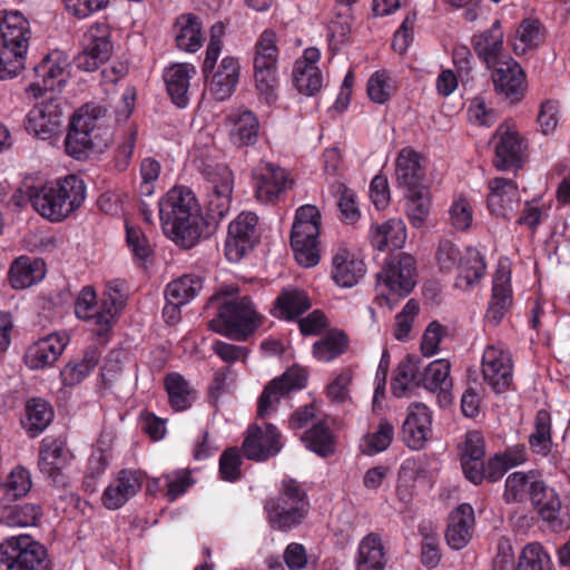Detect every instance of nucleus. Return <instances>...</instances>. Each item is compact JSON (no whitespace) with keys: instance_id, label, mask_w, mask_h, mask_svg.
I'll return each mask as SVG.
<instances>
[{"instance_id":"obj_49","label":"nucleus","mask_w":570,"mask_h":570,"mask_svg":"<svg viewBox=\"0 0 570 570\" xmlns=\"http://www.w3.org/2000/svg\"><path fill=\"white\" fill-rule=\"evenodd\" d=\"M203 288L202 278L196 275H184L166 286V301L176 305H185L194 299Z\"/></svg>"},{"instance_id":"obj_50","label":"nucleus","mask_w":570,"mask_h":570,"mask_svg":"<svg viewBox=\"0 0 570 570\" xmlns=\"http://www.w3.org/2000/svg\"><path fill=\"white\" fill-rule=\"evenodd\" d=\"M393 439L394 426L387 420H381L376 428L362 436L360 450L365 455H376L385 451Z\"/></svg>"},{"instance_id":"obj_11","label":"nucleus","mask_w":570,"mask_h":570,"mask_svg":"<svg viewBox=\"0 0 570 570\" xmlns=\"http://www.w3.org/2000/svg\"><path fill=\"white\" fill-rule=\"evenodd\" d=\"M202 173L207 184L206 206L208 216L218 223L230 212L234 176L232 170L222 164L207 166Z\"/></svg>"},{"instance_id":"obj_9","label":"nucleus","mask_w":570,"mask_h":570,"mask_svg":"<svg viewBox=\"0 0 570 570\" xmlns=\"http://www.w3.org/2000/svg\"><path fill=\"white\" fill-rule=\"evenodd\" d=\"M122 296L118 289L109 287L97 306V295L91 286H85L76 301L75 314L79 320L98 326L96 334L104 336L110 332L116 315L122 307Z\"/></svg>"},{"instance_id":"obj_35","label":"nucleus","mask_w":570,"mask_h":570,"mask_svg":"<svg viewBox=\"0 0 570 570\" xmlns=\"http://www.w3.org/2000/svg\"><path fill=\"white\" fill-rule=\"evenodd\" d=\"M79 128L89 132L106 146L111 138V131L108 124L107 109L97 104H86L72 118Z\"/></svg>"},{"instance_id":"obj_8","label":"nucleus","mask_w":570,"mask_h":570,"mask_svg":"<svg viewBox=\"0 0 570 570\" xmlns=\"http://www.w3.org/2000/svg\"><path fill=\"white\" fill-rule=\"evenodd\" d=\"M46 548L29 534L0 542V570H51Z\"/></svg>"},{"instance_id":"obj_60","label":"nucleus","mask_w":570,"mask_h":570,"mask_svg":"<svg viewBox=\"0 0 570 570\" xmlns=\"http://www.w3.org/2000/svg\"><path fill=\"white\" fill-rule=\"evenodd\" d=\"M550 415L546 411H539L535 417V431L530 435L529 442L533 452L547 455L551 449Z\"/></svg>"},{"instance_id":"obj_31","label":"nucleus","mask_w":570,"mask_h":570,"mask_svg":"<svg viewBox=\"0 0 570 570\" xmlns=\"http://www.w3.org/2000/svg\"><path fill=\"white\" fill-rule=\"evenodd\" d=\"M421 155L412 148H403L396 158L395 178L405 191L423 188L424 170Z\"/></svg>"},{"instance_id":"obj_20","label":"nucleus","mask_w":570,"mask_h":570,"mask_svg":"<svg viewBox=\"0 0 570 570\" xmlns=\"http://www.w3.org/2000/svg\"><path fill=\"white\" fill-rule=\"evenodd\" d=\"M70 337L67 332H56L32 343L24 353V364L30 370L52 366L63 353Z\"/></svg>"},{"instance_id":"obj_5","label":"nucleus","mask_w":570,"mask_h":570,"mask_svg":"<svg viewBox=\"0 0 570 570\" xmlns=\"http://www.w3.org/2000/svg\"><path fill=\"white\" fill-rule=\"evenodd\" d=\"M320 226L321 213L316 206L307 204L296 209L291 246L301 266L313 267L320 262Z\"/></svg>"},{"instance_id":"obj_6","label":"nucleus","mask_w":570,"mask_h":570,"mask_svg":"<svg viewBox=\"0 0 570 570\" xmlns=\"http://www.w3.org/2000/svg\"><path fill=\"white\" fill-rule=\"evenodd\" d=\"M415 261L413 256L400 253L391 256L383 271L377 274L376 302L380 306L387 305L392 309L397 297L409 295L415 286Z\"/></svg>"},{"instance_id":"obj_64","label":"nucleus","mask_w":570,"mask_h":570,"mask_svg":"<svg viewBox=\"0 0 570 570\" xmlns=\"http://www.w3.org/2000/svg\"><path fill=\"white\" fill-rule=\"evenodd\" d=\"M194 480L188 470H176L164 475V485L166 489V498L169 501L176 500L179 495L184 494Z\"/></svg>"},{"instance_id":"obj_21","label":"nucleus","mask_w":570,"mask_h":570,"mask_svg":"<svg viewBox=\"0 0 570 570\" xmlns=\"http://www.w3.org/2000/svg\"><path fill=\"white\" fill-rule=\"evenodd\" d=\"M230 141L237 147L254 146L258 140L259 121L257 116L244 107L228 111L224 122Z\"/></svg>"},{"instance_id":"obj_17","label":"nucleus","mask_w":570,"mask_h":570,"mask_svg":"<svg viewBox=\"0 0 570 570\" xmlns=\"http://www.w3.org/2000/svg\"><path fill=\"white\" fill-rule=\"evenodd\" d=\"M482 374L493 392L507 391L513 381V363L510 352L500 345L488 346L482 356Z\"/></svg>"},{"instance_id":"obj_4","label":"nucleus","mask_w":570,"mask_h":570,"mask_svg":"<svg viewBox=\"0 0 570 570\" xmlns=\"http://www.w3.org/2000/svg\"><path fill=\"white\" fill-rule=\"evenodd\" d=\"M308 510L307 494L293 479L284 480L279 494L265 503L268 523L279 531L298 527L307 517Z\"/></svg>"},{"instance_id":"obj_33","label":"nucleus","mask_w":570,"mask_h":570,"mask_svg":"<svg viewBox=\"0 0 570 570\" xmlns=\"http://www.w3.org/2000/svg\"><path fill=\"white\" fill-rule=\"evenodd\" d=\"M504 33L501 22L494 21L490 29L484 30L472 38V47L476 56L491 68L502 61Z\"/></svg>"},{"instance_id":"obj_2","label":"nucleus","mask_w":570,"mask_h":570,"mask_svg":"<svg viewBox=\"0 0 570 570\" xmlns=\"http://www.w3.org/2000/svg\"><path fill=\"white\" fill-rule=\"evenodd\" d=\"M20 191L27 196L39 215L53 223L67 218L86 198V185L76 175L45 184L24 183Z\"/></svg>"},{"instance_id":"obj_13","label":"nucleus","mask_w":570,"mask_h":570,"mask_svg":"<svg viewBox=\"0 0 570 570\" xmlns=\"http://www.w3.org/2000/svg\"><path fill=\"white\" fill-rule=\"evenodd\" d=\"M111 49L108 26L106 23H94L83 35V49L75 58V63L83 71H95L109 59Z\"/></svg>"},{"instance_id":"obj_43","label":"nucleus","mask_w":570,"mask_h":570,"mask_svg":"<svg viewBox=\"0 0 570 570\" xmlns=\"http://www.w3.org/2000/svg\"><path fill=\"white\" fill-rule=\"evenodd\" d=\"M41 515L42 509L36 503L0 505V524L9 528H27L37 525Z\"/></svg>"},{"instance_id":"obj_53","label":"nucleus","mask_w":570,"mask_h":570,"mask_svg":"<svg viewBox=\"0 0 570 570\" xmlns=\"http://www.w3.org/2000/svg\"><path fill=\"white\" fill-rule=\"evenodd\" d=\"M347 336L342 331H330L313 345V354L320 362H331L342 355L347 347Z\"/></svg>"},{"instance_id":"obj_55","label":"nucleus","mask_w":570,"mask_h":570,"mask_svg":"<svg viewBox=\"0 0 570 570\" xmlns=\"http://www.w3.org/2000/svg\"><path fill=\"white\" fill-rule=\"evenodd\" d=\"M543 41L541 24L535 19H524L517 29L513 51L515 55H523L530 49L537 48Z\"/></svg>"},{"instance_id":"obj_45","label":"nucleus","mask_w":570,"mask_h":570,"mask_svg":"<svg viewBox=\"0 0 570 570\" xmlns=\"http://www.w3.org/2000/svg\"><path fill=\"white\" fill-rule=\"evenodd\" d=\"M83 129L72 119L65 139L66 153L75 159L86 158L94 149L100 150L106 146Z\"/></svg>"},{"instance_id":"obj_34","label":"nucleus","mask_w":570,"mask_h":570,"mask_svg":"<svg viewBox=\"0 0 570 570\" xmlns=\"http://www.w3.org/2000/svg\"><path fill=\"white\" fill-rule=\"evenodd\" d=\"M196 75V68L191 63H175L164 72V81L173 102L185 108L189 102V86Z\"/></svg>"},{"instance_id":"obj_39","label":"nucleus","mask_w":570,"mask_h":570,"mask_svg":"<svg viewBox=\"0 0 570 570\" xmlns=\"http://www.w3.org/2000/svg\"><path fill=\"white\" fill-rule=\"evenodd\" d=\"M386 552L382 539L376 533H368L358 543L355 556L356 570H384Z\"/></svg>"},{"instance_id":"obj_52","label":"nucleus","mask_w":570,"mask_h":570,"mask_svg":"<svg viewBox=\"0 0 570 570\" xmlns=\"http://www.w3.org/2000/svg\"><path fill=\"white\" fill-rule=\"evenodd\" d=\"M305 446L322 458L334 453V438L328 426L320 421L302 435Z\"/></svg>"},{"instance_id":"obj_1","label":"nucleus","mask_w":570,"mask_h":570,"mask_svg":"<svg viewBox=\"0 0 570 570\" xmlns=\"http://www.w3.org/2000/svg\"><path fill=\"white\" fill-rule=\"evenodd\" d=\"M164 234L181 248H191L202 237L206 220L194 191L174 186L158 202Z\"/></svg>"},{"instance_id":"obj_46","label":"nucleus","mask_w":570,"mask_h":570,"mask_svg":"<svg viewBox=\"0 0 570 570\" xmlns=\"http://www.w3.org/2000/svg\"><path fill=\"white\" fill-rule=\"evenodd\" d=\"M100 352L90 346L85 351L83 357L77 362L68 363L60 372V377L66 386H75L81 383L98 365Z\"/></svg>"},{"instance_id":"obj_44","label":"nucleus","mask_w":570,"mask_h":570,"mask_svg":"<svg viewBox=\"0 0 570 570\" xmlns=\"http://www.w3.org/2000/svg\"><path fill=\"white\" fill-rule=\"evenodd\" d=\"M32 487L30 472L23 466L14 468L0 482V505L12 504L14 501L26 497Z\"/></svg>"},{"instance_id":"obj_18","label":"nucleus","mask_w":570,"mask_h":570,"mask_svg":"<svg viewBox=\"0 0 570 570\" xmlns=\"http://www.w3.org/2000/svg\"><path fill=\"white\" fill-rule=\"evenodd\" d=\"M283 448L281 434L276 426L265 423L248 429L243 442V453L248 460L265 461L276 455Z\"/></svg>"},{"instance_id":"obj_7","label":"nucleus","mask_w":570,"mask_h":570,"mask_svg":"<svg viewBox=\"0 0 570 570\" xmlns=\"http://www.w3.org/2000/svg\"><path fill=\"white\" fill-rule=\"evenodd\" d=\"M436 263L442 272H458L456 286L469 288L484 275L487 264L484 256L474 247L462 253L456 244L449 239L439 243Z\"/></svg>"},{"instance_id":"obj_16","label":"nucleus","mask_w":570,"mask_h":570,"mask_svg":"<svg viewBox=\"0 0 570 570\" xmlns=\"http://www.w3.org/2000/svg\"><path fill=\"white\" fill-rule=\"evenodd\" d=\"M258 217L252 212H242L228 226L225 256L232 263L239 262L255 244Z\"/></svg>"},{"instance_id":"obj_57","label":"nucleus","mask_w":570,"mask_h":570,"mask_svg":"<svg viewBox=\"0 0 570 570\" xmlns=\"http://www.w3.org/2000/svg\"><path fill=\"white\" fill-rule=\"evenodd\" d=\"M277 60L276 33L271 29H266L262 32L255 45L254 68H277Z\"/></svg>"},{"instance_id":"obj_40","label":"nucleus","mask_w":570,"mask_h":570,"mask_svg":"<svg viewBox=\"0 0 570 570\" xmlns=\"http://www.w3.org/2000/svg\"><path fill=\"white\" fill-rule=\"evenodd\" d=\"M544 484L533 471L513 472L505 480L503 499L507 503L523 502L527 498L533 500V493Z\"/></svg>"},{"instance_id":"obj_28","label":"nucleus","mask_w":570,"mask_h":570,"mask_svg":"<svg viewBox=\"0 0 570 570\" xmlns=\"http://www.w3.org/2000/svg\"><path fill=\"white\" fill-rule=\"evenodd\" d=\"M493 82L495 89L510 99H521L524 89V72L521 66L512 58H507L494 66Z\"/></svg>"},{"instance_id":"obj_26","label":"nucleus","mask_w":570,"mask_h":570,"mask_svg":"<svg viewBox=\"0 0 570 570\" xmlns=\"http://www.w3.org/2000/svg\"><path fill=\"white\" fill-rule=\"evenodd\" d=\"M511 272L500 264L495 271L492 284V296L487 311V320L498 325L512 305Z\"/></svg>"},{"instance_id":"obj_58","label":"nucleus","mask_w":570,"mask_h":570,"mask_svg":"<svg viewBox=\"0 0 570 570\" xmlns=\"http://www.w3.org/2000/svg\"><path fill=\"white\" fill-rule=\"evenodd\" d=\"M406 214L414 228H421L430 214V197L424 188L405 191Z\"/></svg>"},{"instance_id":"obj_61","label":"nucleus","mask_w":570,"mask_h":570,"mask_svg":"<svg viewBox=\"0 0 570 570\" xmlns=\"http://www.w3.org/2000/svg\"><path fill=\"white\" fill-rule=\"evenodd\" d=\"M254 81L256 90L267 104L276 100L278 88L277 68H254Z\"/></svg>"},{"instance_id":"obj_32","label":"nucleus","mask_w":570,"mask_h":570,"mask_svg":"<svg viewBox=\"0 0 570 570\" xmlns=\"http://www.w3.org/2000/svg\"><path fill=\"white\" fill-rule=\"evenodd\" d=\"M474 521V510L469 503H462L451 512L445 539L452 549L461 550L470 542Z\"/></svg>"},{"instance_id":"obj_10","label":"nucleus","mask_w":570,"mask_h":570,"mask_svg":"<svg viewBox=\"0 0 570 570\" xmlns=\"http://www.w3.org/2000/svg\"><path fill=\"white\" fill-rule=\"evenodd\" d=\"M210 328L233 340L244 341L259 326L258 315L248 296L234 297L219 308Z\"/></svg>"},{"instance_id":"obj_14","label":"nucleus","mask_w":570,"mask_h":570,"mask_svg":"<svg viewBox=\"0 0 570 570\" xmlns=\"http://www.w3.org/2000/svg\"><path fill=\"white\" fill-rule=\"evenodd\" d=\"M306 380L305 372L298 368H291L272 380L258 399V417L265 419L275 413L281 400L288 396L291 392L303 389Z\"/></svg>"},{"instance_id":"obj_25","label":"nucleus","mask_w":570,"mask_h":570,"mask_svg":"<svg viewBox=\"0 0 570 570\" xmlns=\"http://www.w3.org/2000/svg\"><path fill=\"white\" fill-rule=\"evenodd\" d=\"M432 414L423 403L409 406L407 417L402 426L403 441L412 450L423 448L431 434Z\"/></svg>"},{"instance_id":"obj_27","label":"nucleus","mask_w":570,"mask_h":570,"mask_svg":"<svg viewBox=\"0 0 570 570\" xmlns=\"http://www.w3.org/2000/svg\"><path fill=\"white\" fill-rule=\"evenodd\" d=\"M488 208L492 215L509 220L519 204L518 185L507 178L489 181Z\"/></svg>"},{"instance_id":"obj_19","label":"nucleus","mask_w":570,"mask_h":570,"mask_svg":"<svg viewBox=\"0 0 570 570\" xmlns=\"http://www.w3.org/2000/svg\"><path fill=\"white\" fill-rule=\"evenodd\" d=\"M61 124L62 111L57 100L50 95L28 112L24 127L29 134L47 140L59 130Z\"/></svg>"},{"instance_id":"obj_59","label":"nucleus","mask_w":570,"mask_h":570,"mask_svg":"<svg viewBox=\"0 0 570 570\" xmlns=\"http://www.w3.org/2000/svg\"><path fill=\"white\" fill-rule=\"evenodd\" d=\"M517 570H552L551 558L540 543H529L522 549Z\"/></svg>"},{"instance_id":"obj_47","label":"nucleus","mask_w":570,"mask_h":570,"mask_svg":"<svg viewBox=\"0 0 570 570\" xmlns=\"http://www.w3.org/2000/svg\"><path fill=\"white\" fill-rule=\"evenodd\" d=\"M311 308V301L305 292L286 288L276 298L275 315L284 320H294Z\"/></svg>"},{"instance_id":"obj_38","label":"nucleus","mask_w":570,"mask_h":570,"mask_svg":"<svg viewBox=\"0 0 570 570\" xmlns=\"http://www.w3.org/2000/svg\"><path fill=\"white\" fill-rule=\"evenodd\" d=\"M46 264L40 258L20 256L13 261L9 269V281L13 288L24 289L43 279Z\"/></svg>"},{"instance_id":"obj_15","label":"nucleus","mask_w":570,"mask_h":570,"mask_svg":"<svg viewBox=\"0 0 570 570\" xmlns=\"http://www.w3.org/2000/svg\"><path fill=\"white\" fill-rule=\"evenodd\" d=\"M256 199L262 204H275L293 184L288 173L274 164L266 163L253 171Z\"/></svg>"},{"instance_id":"obj_48","label":"nucleus","mask_w":570,"mask_h":570,"mask_svg":"<svg viewBox=\"0 0 570 570\" xmlns=\"http://www.w3.org/2000/svg\"><path fill=\"white\" fill-rule=\"evenodd\" d=\"M532 505L544 522L553 528L561 525V501L557 492L546 483L533 493Z\"/></svg>"},{"instance_id":"obj_41","label":"nucleus","mask_w":570,"mask_h":570,"mask_svg":"<svg viewBox=\"0 0 570 570\" xmlns=\"http://www.w3.org/2000/svg\"><path fill=\"white\" fill-rule=\"evenodd\" d=\"M52 419L51 405L47 401L36 397L27 402L21 417V426L29 436L36 438L49 426Z\"/></svg>"},{"instance_id":"obj_51","label":"nucleus","mask_w":570,"mask_h":570,"mask_svg":"<svg viewBox=\"0 0 570 570\" xmlns=\"http://www.w3.org/2000/svg\"><path fill=\"white\" fill-rule=\"evenodd\" d=\"M450 370L451 365L444 358L431 362L420 374L421 385L431 392H448L452 387Z\"/></svg>"},{"instance_id":"obj_12","label":"nucleus","mask_w":570,"mask_h":570,"mask_svg":"<svg viewBox=\"0 0 570 570\" xmlns=\"http://www.w3.org/2000/svg\"><path fill=\"white\" fill-rule=\"evenodd\" d=\"M35 75L37 80L27 89L35 98L60 90L70 76L69 58L62 51H51L35 67Z\"/></svg>"},{"instance_id":"obj_29","label":"nucleus","mask_w":570,"mask_h":570,"mask_svg":"<svg viewBox=\"0 0 570 570\" xmlns=\"http://www.w3.org/2000/svg\"><path fill=\"white\" fill-rule=\"evenodd\" d=\"M332 277L341 287L355 286L365 275L363 259L352 254L346 247H340L332 259Z\"/></svg>"},{"instance_id":"obj_62","label":"nucleus","mask_w":570,"mask_h":570,"mask_svg":"<svg viewBox=\"0 0 570 570\" xmlns=\"http://www.w3.org/2000/svg\"><path fill=\"white\" fill-rule=\"evenodd\" d=\"M126 243L134 258L146 262L153 254L149 239L140 227L126 223Z\"/></svg>"},{"instance_id":"obj_24","label":"nucleus","mask_w":570,"mask_h":570,"mask_svg":"<svg viewBox=\"0 0 570 570\" xmlns=\"http://www.w3.org/2000/svg\"><path fill=\"white\" fill-rule=\"evenodd\" d=\"M240 65L237 58L224 57L220 62L214 66L205 79L208 81V89L214 99L224 101L235 91L239 80Z\"/></svg>"},{"instance_id":"obj_3","label":"nucleus","mask_w":570,"mask_h":570,"mask_svg":"<svg viewBox=\"0 0 570 570\" xmlns=\"http://www.w3.org/2000/svg\"><path fill=\"white\" fill-rule=\"evenodd\" d=\"M30 33L21 12H0V80L11 79L23 69Z\"/></svg>"},{"instance_id":"obj_63","label":"nucleus","mask_w":570,"mask_h":570,"mask_svg":"<svg viewBox=\"0 0 570 570\" xmlns=\"http://www.w3.org/2000/svg\"><path fill=\"white\" fill-rule=\"evenodd\" d=\"M449 219L455 230L465 232L471 227L473 210L468 199L458 197L453 200L449 208Z\"/></svg>"},{"instance_id":"obj_56","label":"nucleus","mask_w":570,"mask_h":570,"mask_svg":"<svg viewBox=\"0 0 570 570\" xmlns=\"http://www.w3.org/2000/svg\"><path fill=\"white\" fill-rule=\"evenodd\" d=\"M420 385L421 379L417 364L411 360L400 363L391 384L393 395L403 397Z\"/></svg>"},{"instance_id":"obj_36","label":"nucleus","mask_w":570,"mask_h":570,"mask_svg":"<svg viewBox=\"0 0 570 570\" xmlns=\"http://www.w3.org/2000/svg\"><path fill=\"white\" fill-rule=\"evenodd\" d=\"M72 458V453L62 440L45 438L41 441L39 468L48 476L55 478L71 462Z\"/></svg>"},{"instance_id":"obj_42","label":"nucleus","mask_w":570,"mask_h":570,"mask_svg":"<svg viewBox=\"0 0 570 570\" xmlns=\"http://www.w3.org/2000/svg\"><path fill=\"white\" fill-rule=\"evenodd\" d=\"M174 35L177 47L186 52L194 53L203 46L202 22L191 13L177 18Z\"/></svg>"},{"instance_id":"obj_30","label":"nucleus","mask_w":570,"mask_h":570,"mask_svg":"<svg viewBox=\"0 0 570 570\" xmlns=\"http://www.w3.org/2000/svg\"><path fill=\"white\" fill-rule=\"evenodd\" d=\"M495 160L497 168L508 170L518 168L523 161L522 141L515 131L499 127L495 131Z\"/></svg>"},{"instance_id":"obj_23","label":"nucleus","mask_w":570,"mask_h":570,"mask_svg":"<svg viewBox=\"0 0 570 570\" xmlns=\"http://www.w3.org/2000/svg\"><path fill=\"white\" fill-rule=\"evenodd\" d=\"M144 473L138 470H121L102 493V504L108 510H117L126 504L140 490Z\"/></svg>"},{"instance_id":"obj_37","label":"nucleus","mask_w":570,"mask_h":570,"mask_svg":"<svg viewBox=\"0 0 570 570\" xmlns=\"http://www.w3.org/2000/svg\"><path fill=\"white\" fill-rule=\"evenodd\" d=\"M370 242L380 250L402 248L406 242V226L402 219L391 218L383 224L372 225L370 229Z\"/></svg>"},{"instance_id":"obj_54","label":"nucleus","mask_w":570,"mask_h":570,"mask_svg":"<svg viewBox=\"0 0 570 570\" xmlns=\"http://www.w3.org/2000/svg\"><path fill=\"white\" fill-rule=\"evenodd\" d=\"M169 404L176 412L185 411L194 401L188 382L179 373H170L165 379Z\"/></svg>"},{"instance_id":"obj_22","label":"nucleus","mask_w":570,"mask_h":570,"mask_svg":"<svg viewBox=\"0 0 570 570\" xmlns=\"http://www.w3.org/2000/svg\"><path fill=\"white\" fill-rule=\"evenodd\" d=\"M321 52L315 47L306 48L294 65L293 79L297 90L306 96H313L323 86V75L318 67Z\"/></svg>"}]
</instances>
